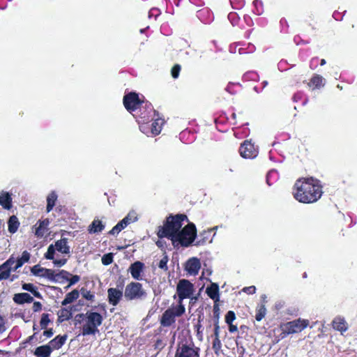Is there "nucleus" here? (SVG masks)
<instances>
[{"label": "nucleus", "instance_id": "f257e3e1", "mask_svg": "<svg viewBox=\"0 0 357 357\" xmlns=\"http://www.w3.org/2000/svg\"><path fill=\"white\" fill-rule=\"evenodd\" d=\"M324 193L321 181L313 176L298 178L293 187L294 198L300 203L313 204L319 200Z\"/></svg>", "mask_w": 357, "mask_h": 357}, {"label": "nucleus", "instance_id": "f03ea898", "mask_svg": "<svg viewBox=\"0 0 357 357\" xmlns=\"http://www.w3.org/2000/svg\"><path fill=\"white\" fill-rule=\"evenodd\" d=\"M184 222H189V219L185 214H169L166 217L162 225L158 227V237L159 238H167L172 240L181 229Z\"/></svg>", "mask_w": 357, "mask_h": 357}, {"label": "nucleus", "instance_id": "7ed1b4c3", "mask_svg": "<svg viewBox=\"0 0 357 357\" xmlns=\"http://www.w3.org/2000/svg\"><path fill=\"white\" fill-rule=\"evenodd\" d=\"M188 224L177 232V234L171 240L174 247L178 245L188 248L195 241L197 231L195 225L193 222H188Z\"/></svg>", "mask_w": 357, "mask_h": 357}, {"label": "nucleus", "instance_id": "20e7f679", "mask_svg": "<svg viewBox=\"0 0 357 357\" xmlns=\"http://www.w3.org/2000/svg\"><path fill=\"white\" fill-rule=\"evenodd\" d=\"M30 253L24 250L21 257L15 260L13 256H10L5 262L0 265V281L7 280L10 276L11 271H16L24 263H26L30 259Z\"/></svg>", "mask_w": 357, "mask_h": 357}, {"label": "nucleus", "instance_id": "39448f33", "mask_svg": "<svg viewBox=\"0 0 357 357\" xmlns=\"http://www.w3.org/2000/svg\"><path fill=\"white\" fill-rule=\"evenodd\" d=\"M309 320L298 318L291 321H288L280 325L282 333L275 337V342L284 339L288 335L298 333L303 331L309 326Z\"/></svg>", "mask_w": 357, "mask_h": 357}, {"label": "nucleus", "instance_id": "423d86ee", "mask_svg": "<svg viewBox=\"0 0 357 357\" xmlns=\"http://www.w3.org/2000/svg\"><path fill=\"white\" fill-rule=\"evenodd\" d=\"M102 316L96 312H87L86 321L82 326V335H95L98 332V327L102 323Z\"/></svg>", "mask_w": 357, "mask_h": 357}, {"label": "nucleus", "instance_id": "0eeeda50", "mask_svg": "<svg viewBox=\"0 0 357 357\" xmlns=\"http://www.w3.org/2000/svg\"><path fill=\"white\" fill-rule=\"evenodd\" d=\"M185 312L183 305H177L176 307H170L166 310L160 318V322L161 326L169 327L176 321V317L182 316Z\"/></svg>", "mask_w": 357, "mask_h": 357}, {"label": "nucleus", "instance_id": "6e6552de", "mask_svg": "<svg viewBox=\"0 0 357 357\" xmlns=\"http://www.w3.org/2000/svg\"><path fill=\"white\" fill-rule=\"evenodd\" d=\"M200 349L193 342L178 343L175 357H199Z\"/></svg>", "mask_w": 357, "mask_h": 357}, {"label": "nucleus", "instance_id": "1a4fd4ad", "mask_svg": "<svg viewBox=\"0 0 357 357\" xmlns=\"http://www.w3.org/2000/svg\"><path fill=\"white\" fill-rule=\"evenodd\" d=\"M124 296L128 301L142 299L146 296V292L141 283L131 282L126 287Z\"/></svg>", "mask_w": 357, "mask_h": 357}, {"label": "nucleus", "instance_id": "9d476101", "mask_svg": "<svg viewBox=\"0 0 357 357\" xmlns=\"http://www.w3.org/2000/svg\"><path fill=\"white\" fill-rule=\"evenodd\" d=\"M195 291L194 285L188 280L181 279L176 286V294L178 296V305H183V301L190 298Z\"/></svg>", "mask_w": 357, "mask_h": 357}, {"label": "nucleus", "instance_id": "9b49d317", "mask_svg": "<svg viewBox=\"0 0 357 357\" xmlns=\"http://www.w3.org/2000/svg\"><path fill=\"white\" fill-rule=\"evenodd\" d=\"M144 100H141L139 94L136 92L131 91L124 95L123 98V103L128 112L132 113L137 109H142Z\"/></svg>", "mask_w": 357, "mask_h": 357}, {"label": "nucleus", "instance_id": "f8f14e48", "mask_svg": "<svg viewBox=\"0 0 357 357\" xmlns=\"http://www.w3.org/2000/svg\"><path fill=\"white\" fill-rule=\"evenodd\" d=\"M239 153L243 158H255L258 155V148L251 140H245L239 147Z\"/></svg>", "mask_w": 357, "mask_h": 357}, {"label": "nucleus", "instance_id": "ddd939ff", "mask_svg": "<svg viewBox=\"0 0 357 357\" xmlns=\"http://www.w3.org/2000/svg\"><path fill=\"white\" fill-rule=\"evenodd\" d=\"M142 109H139V117L142 122L146 123L153 119V115L155 116L156 111L153 109L152 104L148 101H144L142 105Z\"/></svg>", "mask_w": 357, "mask_h": 357}, {"label": "nucleus", "instance_id": "4468645a", "mask_svg": "<svg viewBox=\"0 0 357 357\" xmlns=\"http://www.w3.org/2000/svg\"><path fill=\"white\" fill-rule=\"evenodd\" d=\"M137 217L132 216L130 213H128L123 219L119 221L109 231V234L112 235L117 234L125 229L131 222H134L137 220Z\"/></svg>", "mask_w": 357, "mask_h": 357}, {"label": "nucleus", "instance_id": "2eb2a0df", "mask_svg": "<svg viewBox=\"0 0 357 357\" xmlns=\"http://www.w3.org/2000/svg\"><path fill=\"white\" fill-rule=\"evenodd\" d=\"M200 268L201 262L197 257L190 258L185 264V270L192 275H197Z\"/></svg>", "mask_w": 357, "mask_h": 357}, {"label": "nucleus", "instance_id": "dca6fc26", "mask_svg": "<svg viewBox=\"0 0 357 357\" xmlns=\"http://www.w3.org/2000/svg\"><path fill=\"white\" fill-rule=\"evenodd\" d=\"M144 264L142 261H137L130 266L129 271L135 280H142V273L144 271Z\"/></svg>", "mask_w": 357, "mask_h": 357}, {"label": "nucleus", "instance_id": "f3484780", "mask_svg": "<svg viewBox=\"0 0 357 357\" xmlns=\"http://www.w3.org/2000/svg\"><path fill=\"white\" fill-rule=\"evenodd\" d=\"M206 293L210 298L214 301V310L216 308L218 310V305L216 304V303L219 301L220 299L218 284L217 283L212 282L210 286L206 287Z\"/></svg>", "mask_w": 357, "mask_h": 357}, {"label": "nucleus", "instance_id": "a211bd4d", "mask_svg": "<svg viewBox=\"0 0 357 357\" xmlns=\"http://www.w3.org/2000/svg\"><path fill=\"white\" fill-rule=\"evenodd\" d=\"M50 224L49 219L46 218L43 220H38L33 226L34 234L38 238L43 237L48 230V225Z\"/></svg>", "mask_w": 357, "mask_h": 357}, {"label": "nucleus", "instance_id": "6ab92c4d", "mask_svg": "<svg viewBox=\"0 0 357 357\" xmlns=\"http://www.w3.org/2000/svg\"><path fill=\"white\" fill-rule=\"evenodd\" d=\"M107 294L109 303L113 306L117 305L123 296V291L116 288L108 289Z\"/></svg>", "mask_w": 357, "mask_h": 357}, {"label": "nucleus", "instance_id": "aec40b11", "mask_svg": "<svg viewBox=\"0 0 357 357\" xmlns=\"http://www.w3.org/2000/svg\"><path fill=\"white\" fill-rule=\"evenodd\" d=\"M0 205L6 210L12 208L13 199L9 192L5 191L0 192Z\"/></svg>", "mask_w": 357, "mask_h": 357}, {"label": "nucleus", "instance_id": "412c9836", "mask_svg": "<svg viewBox=\"0 0 357 357\" xmlns=\"http://www.w3.org/2000/svg\"><path fill=\"white\" fill-rule=\"evenodd\" d=\"M13 301L17 304L31 303L33 298L28 293H18L14 295Z\"/></svg>", "mask_w": 357, "mask_h": 357}, {"label": "nucleus", "instance_id": "4be33fe9", "mask_svg": "<svg viewBox=\"0 0 357 357\" xmlns=\"http://www.w3.org/2000/svg\"><path fill=\"white\" fill-rule=\"evenodd\" d=\"M55 247L58 252L62 254H69L70 248L68 245V238H62L55 242Z\"/></svg>", "mask_w": 357, "mask_h": 357}, {"label": "nucleus", "instance_id": "5701e85b", "mask_svg": "<svg viewBox=\"0 0 357 357\" xmlns=\"http://www.w3.org/2000/svg\"><path fill=\"white\" fill-rule=\"evenodd\" d=\"M52 352V349L50 345L45 344L38 347L34 352L33 354L36 357H49L51 355V353Z\"/></svg>", "mask_w": 357, "mask_h": 357}, {"label": "nucleus", "instance_id": "b1692460", "mask_svg": "<svg viewBox=\"0 0 357 357\" xmlns=\"http://www.w3.org/2000/svg\"><path fill=\"white\" fill-rule=\"evenodd\" d=\"M72 307H62L57 312L58 322L62 323L65 321L69 320L72 317Z\"/></svg>", "mask_w": 357, "mask_h": 357}, {"label": "nucleus", "instance_id": "393cba45", "mask_svg": "<svg viewBox=\"0 0 357 357\" xmlns=\"http://www.w3.org/2000/svg\"><path fill=\"white\" fill-rule=\"evenodd\" d=\"M333 328L341 333L345 332L348 328V325L343 318L336 317L332 322Z\"/></svg>", "mask_w": 357, "mask_h": 357}, {"label": "nucleus", "instance_id": "a878e982", "mask_svg": "<svg viewBox=\"0 0 357 357\" xmlns=\"http://www.w3.org/2000/svg\"><path fill=\"white\" fill-rule=\"evenodd\" d=\"M66 339V335H57L49 342V345L51 346L52 351L59 349L65 344Z\"/></svg>", "mask_w": 357, "mask_h": 357}, {"label": "nucleus", "instance_id": "bb28decb", "mask_svg": "<svg viewBox=\"0 0 357 357\" xmlns=\"http://www.w3.org/2000/svg\"><path fill=\"white\" fill-rule=\"evenodd\" d=\"M165 123V120L160 118L155 119L151 123V132L154 135H158L162 130V126Z\"/></svg>", "mask_w": 357, "mask_h": 357}, {"label": "nucleus", "instance_id": "cd10ccee", "mask_svg": "<svg viewBox=\"0 0 357 357\" xmlns=\"http://www.w3.org/2000/svg\"><path fill=\"white\" fill-rule=\"evenodd\" d=\"M105 228V225L100 220H94L89 226L88 231L90 234L101 232Z\"/></svg>", "mask_w": 357, "mask_h": 357}, {"label": "nucleus", "instance_id": "c85d7f7f", "mask_svg": "<svg viewBox=\"0 0 357 357\" xmlns=\"http://www.w3.org/2000/svg\"><path fill=\"white\" fill-rule=\"evenodd\" d=\"M324 85V79L319 75H314L308 83L309 86H314L315 89H319Z\"/></svg>", "mask_w": 357, "mask_h": 357}, {"label": "nucleus", "instance_id": "c756f323", "mask_svg": "<svg viewBox=\"0 0 357 357\" xmlns=\"http://www.w3.org/2000/svg\"><path fill=\"white\" fill-rule=\"evenodd\" d=\"M58 196L55 191H52L47 197V206L46 211L47 213L50 212L55 206Z\"/></svg>", "mask_w": 357, "mask_h": 357}, {"label": "nucleus", "instance_id": "7c9ffc66", "mask_svg": "<svg viewBox=\"0 0 357 357\" xmlns=\"http://www.w3.org/2000/svg\"><path fill=\"white\" fill-rule=\"evenodd\" d=\"M8 231L11 234L15 233L20 226V222L15 215H12L8 221Z\"/></svg>", "mask_w": 357, "mask_h": 357}, {"label": "nucleus", "instance_id": "2f4dec72", "mask_svg": "<svg viewBox=\"0 0 357 357\" xmlns=\"http://www.w3.org/2000/svg\"><path fill=\"white\" fill-rule=\"evenodd\" d=\"M79 294L77 289H74L72 291L68 293L65 298L62 301L61 305H66L69 303H73L74 301L79 298Z\"/></svg>", "mask_w": 357, "mask_h": 357}, {"label": "nucleus", "instance_id": "473e14b6", "mask_svg": "<svg viewBox=\"0 0 357 357\" xmlns=\"http://www.w3.org/2000/svg\"><path fill=\"white\" fill-rule=\"evenodd\" d=\"M211 233V229H208V231H203L199 234V238L197 241L195 245H202L206 243L207 242H211V239L210 238Z\"/></svg>", "mask_w": 357, "mask_h": 357}, {"label": "nucleus", "instance_id": "72a5a7b5", "mask_svg": "<svg viewBox=\"0 0 357 357\" xmlns=\"http://www.w3.org/2000/svg\"><path fill=\"white\" fill-rule=\"evenodd\" d=\"M22 289L31 292L35 297L38 298H43L41 294L38 291L36 287L31 283H24L22 285Z\"/></svg>", "mask_w": 357, "mask_h": 357}, {"label": "nucleus", "instance_id": "f704fd0d", "mask_svg": "<svg viewBox=\"0 0 357 357\" xmlns=\"http://www.w3.org/2000/svg\"><path fill=\"white\" fill-rule=\"evenodd\" d=\"M266 309L265 305L261 303L258 305L256 307V314H255V319L257 321H260L266 315Z\"/></svg>", "mask_w": 357, "mask_h": 357}, {"label": "nucleus", "instance_id": "c9c22d12", "mask_svg": "<svg viewBox=\"0 0 357 357\" xmlns=\"http://www.w3.org/2000/svg\"><path fill=\"white\" fill-rule=\"evenodd\" d=\"M292 100L294 102L302 101V105H305L308 101V98L305 97V93L303 91H298L294 94Z\"/></svg>", "mask_w": 357, "mask_h": 357}, {"label": "nucleus", "instance_id": "e433bc0d", "mask_svg": "<svg viewBox=\"0 0 357 357\" xmlns=\"http://www.w3.org/2000/svg\"><path fill=\"white\" fill-rule=\"evenodd\" d=\"M195 330L196 331V335L199 340L202 341L203 340V328L201 324L200 317L198 319L197 323L195 325Z\"/></svg>", "mask_w": 357, "mask_h": 357}, {"label": "nucleus", "instance_id": "4c0bfd02", "mask_svg": "<svg viewBox=\"0 0 357 357\" xmlns=\"http://www.w3.org/2000/svg\"><path fill=\"white\" fill-rule=\"evenodd\" d=\"M42 277L47 278L51 281L56 282L58 279H56V274L54 271L50 268H45V271L43 274H42Z\"/></svg>", "mask_w": 357, "mask_h": 357}, {"label": "nucleus", "instance_id": "58836bf2", "mask_svg": "<svg viewBox=\"0 0 357 357\" xmlns=\"http://www.w3.org/2000/svg\"><path fill=\"white\" fill-rule=\"evenodd\" d=\"M55 250H56L55 245L53 244L50 245L47 252L45 254V257L47 259L53 260L54 259Z\"/></svg>", "mask_w": 357, "mask_h": 357}, {"label": "nucleus", "instance_id": "ea45409f", "mask_svg": "<svg viewBox=\"0 0 357 357\" xmlns=\"http://www.w3.org/2000/svg\"><path fill=\"white\" fill-rule=\"evenodd\" d=\"M45 268L40 267V265L37 264L31 268V272L33 275L37 276H41L44 273Z\"/></svg>", "mask_w": 357, "mask_h": 357}, {"label": "nucleus", "instance_id": "a19ab883", "mask_svg": "<svg viewBox=\"0 0 357 357\" xmlns=\"http://www.w3.org/2000/svg\"><path fill=\"white\" fill-rule=\"evenodd\" d=\"M168 261H169L168 256L165 253L164 256L162 257V258L160 260V261L158 263V267L165 271H168V266H167Z\"/></svg>", "mask_w": 357, "mask_h": 357}, {"label": "nucleus", "instance_id": "79ce46f5", "mask_svg": "<svg viewBox=\"0 0 357 357\" xmlns=\"http://www.w3.org/2000/svg\"><path fill=\"white\" fill-rule=\"evenodd\" d=\"M114 255L112 253H107L102 257L101 261L103 265L108 266L113 262Z\"/></svg>", "mask_w": 357, "mask_h": 357}, {"label": "nucleus", "instance_id": "37998d69", "mask_svg": "<svg viewBox=\"0 0 357 357\" xmlns=\"http://www.w3.org/2000/svg\"><path fill=\"white\" fill-rule=\"evenodd\" d=\"M80 292L84 298L87 301H93L95 296L92 293H91L90 291H88L86 289L82 287L80 289Z\"/></svg>", "mask_w": 357, "mask_h": 357}, {"label": "nucleus", "instance_id": "c03bdc74", "mask_svg": "<svg viewBox=\"0 0 357 357\" xmlns=\"http://www.w3.org/2000/svg\"><path fill=\"white\" fill-rule=\"evenodd\" d=\"M70 275L71 273L70 272L66 270H61L58 273H56V279H58V280L61 279L62 281H68Z\"/></svg>", "mask_w": 357, "mask_h": 357}, {"label": "nucleus", "instance_id": "a18cd8bd", "mask_svg": "<svg viewBox=\"0 0 357 357\" xmlns=\"http://www.w3.org/2000/svg\"><path fill=\"white\" fill-rule=\"evenodd\" d=\"M49 314L44 313L41 316V319L40 321V327L43 329L47 327V325L50 323V319L49 318Z\"/></svg>", "mask_w": 357, "mask_h": 357}, {"label": "nucleus", "instance_id": "49530a36", "mask_svg": "<svg viewBox=\"0 0 357 357\" xmlns=\"http://www.w3.org/2000/svg\"><path fill=\"white\" fill-rule=\"evenodd\" d=\"M222 344L220 340V337L214 338L213 341L212 348L215 354H218L220 350L221 349Z\"/></svg>", "mask_w": 357, "mask_h": 357}, {"label": "nucleus", "instance_id": "de8ad7c7", "mask_svg": "<svg viewBox=\"0 0 357 357\" xmlns=\"http://www.w3.org/2000/svg\"><path fill=\"white\" fill-rule=\"evenodd\" d=\"M181 66L179 64H175L171 70V75L173 78L176 79L178 77L180 71H181Z\"/></svg>", "mask_w": 357, "mask_h": 357}, {"label": "nucleus", "instance_id": "09e8293b", "mask_svg": "<svg viewBox=\"0 0 357 357\" xmlns=\"http://www.w3.org/2000/svg\"><path fill=\"white\" fill-rule=\"evenodd\" d=\"M236 319V314L234 311L229 310L225 315V322L231 324Z\"/></svg>", "mask_w": 357, "mask_h": 357}, {"label": "nucleus", "instance_id": "8fccbe9b", "mask_svg": "<svg viewBox=\"0 0 357 357\" xmlns=\"http://www.w3.org/2000/svg\"><path fill=\"white\" fill-rule=\"evenodd\" d=\"M80 280V276L78 275H72L69 277V280H68L69 282L68 285L66 287V289L70 287L72 285H74L77 282H78Z\"/></svg>", "mask_w": 357, "mask_h": 357}, {"label": "nucleus", "instance_id": "3c124183", "mask_svg": "<svg viewBox=\"0 0 357 357\" xmlns=\"http://www.w3.org/2000/svg\"><path fill=\"white\" fill-rule=\"evenodd\" d=\"M86 317V314L79 313V314H76V316L75 317V324L77 325L78 324H81L83 321H85Z\"/></svg>", "mask_w": 357, "mask_h": 357}, {"label": "nucleus", "instance_id": "603ef678", "mask_svg": "<svg viewBox=\"0 0 357 357\" xmlns=\"http://www.w3.org/2000/svg\"><path fill=\"white\" fill-rule=\"evenodd\" d=\"M42 307H43V305H42L41 303H40L39 301H35V302H33V307H32L33 311L34 312H40L42 310Z\"/></svg>", "mask_w": 357, "mask_h": 357}, {"label": "nucleus", "instance_id": "864d4df0", "mask_svg": "<svg viewBox=\"0 0 357 357\" xmlns=\"http://www.w3.org/2000/svg\"><path fill=\"white\" fill-rule=\"evenodd\" d=\"M67 262V259H53V264L57 266H63Z\"/></svg>", "mask_w": 357, "mask_h": 357}, {"label": "nucleus", "instance_id": "5fc2aeb1", "mask_svg": "<svg viewBox=\"0 0 357 357\" xmlns=\"http://www.w3.org/2000/svg\"><path fill=\"white\" fill-rule=\"evenodd\" d=\"M256 287L255 286L246 287L243 289V291L248 294H253L255 293Z\"/></svg>", "mask_w": 357, "mask_h": 357}, {"label": "nucleus", "instance_id": "6e6d98bb", "mask_svg": "<svg viewBox=\"0 0 357 357\" xmlns=\"http://www.w3.org/2000/svg\"><path fill=\"white\" fill-rule=\"evenodd\" d=\"M237 15L236 13H230L228 15V18L230 21H231L232 24H234V22L237 23V21L236 22Z\"/></svg>", "mask_w": 357, "mask_h": 357}, {"label": "nucleus", "instance_id": "4d7b16f0", "mask_svg": "<svg viewBox=\"0 0 357 357\" xmlns=\"http://www.w3.org/2000/svg\"><path fill=\"white\" fill-rule=\"evenodd\" d=\"M219 330L220 327L218 325V321H216V323L214 324V336L215 338L219 337Z\"/></svg>", "mask_w": 357, "mask_h": 357}, {"label": "nucleus", "instance_id": "13d9d810", "mask_svg": "<svg viewBox=\"0 0 357 357\" xmlns=\"http://www.w3.org/2000/svg\"><path fill=\"white\" fill-rule=\"evenodd\" d=\"M6 330L5 322L1 316H0V333H2Z\"/></svg>", "mask_w": 357, "mask_h": 357}, {"label": "nucleus", "instance_id": "bf43d9fd", "mask_svg": "<svg viewBox=\"0 0 357 357\" xmlns=\"http://www.w3.org/2000/svg\"><path fill=\"white\" fill-rule=\"evenodd\" d=\"M53 333H54L53 329L50 328V329L45 330L43 332V335L46 336L47 337H50L53 335Z\"/></svg>", "mask_w": 357, "mask_h": 357}, {"label": "nucleus", "instance_id": "052dcab7", "mask_svg": "<svg viewBox=\"0 0 357 357\" xmlns=\"http://www.w3.org/2000/svg\"><path fill=\"white\" fill-rule=\"evenodd\" d=\"M229 325V331L230 333H234V332H236L238 331V328L235 325H233L232 323L231 324H228Z\"/></svg>", "mask_w": 357, "mask_h": 357}, {"label": "nucleus", "instance_id": "680f3d73", "mask_svg": "<svg viewBox=\"0 0 357 357\" xmlns=\"http://www.w3.org/2000/svg\"><path fill=\"white\" fill-rule=\"evenodd\" d=\"M273 172H269L268 174H267V176H266V182L267 183L271 185V184L270 183V177H271V175Z\"/></svg>", "mask_w": 357, "mask_h": 357}, {"label": "nucleus", "instance_id": "e2e57ef3", "mask_svg": "<svg viewBox=\"0 0 357 357\" xmlns=\"http://www.w3.org/2000/svg\"><path fill=\"white\" fill-rule=\"evenodd\" d=\"M204 12H206V13H208V10H199L198 11V14H199V17L204 13Z\"/></svg>", "mask_w": 357, "mask_h": 357}, {"label": "nucleus", "instance_id": "0e129e2a", "mask_svg": "<svg viewBox=\"0 0 357 357\" xmlns=\"http://www.w3.org/2000/svg\"><path fill=\"white\" fill-rule=\"evenodd\" d=\"M18 278V275H13L11 278H10V281H13L15 280V279H17Z\"/></svg>", "mask_w": 357, "mask_h": 357}, {"label": "nucleus", "instance_id": "69168bd1", "mask_svg": "<svg viewBox=\"0 0 357 357\" xmlns=\"http://www.w3.org/2000/svg\"><path fill=\"white\" fill-rule=\"evenodd\" d=\"M325 64H326V60H325V59H321V61H320V65H321V66H324V65H325Z\"/></svg>", "mask_w": 357, "mask_h": 357}, {"label": "nucleus", "instance_id": "338daca9", "mask_svg": "<svg viewBox=\"0 0 357 357\" xmlns=\"http://www.w3.org/2000/svg\"><path fill=\"white\" fill-rule=\"evenodd\" d=\"M262 84H263V87H265L266 86H267V85H268V82H267V81H264V82H262Z\"/></svg>", "mask_w": 357, "mask_h": 357}, {"label": "nucleus", "instance_id": "774afa93", "mask_svg": "<svg viewBox=\"0 0 357 357\" xmlns=\"http://www.w3.org/2000/svg\"><path fill=\"white\" fill-rule=\"evenodd\" d=\"M206 273L209 275L211 274V271L210 270H206Z\"/></svg>", "mask_w": 357, "mask_h": 357}]
</instances>
